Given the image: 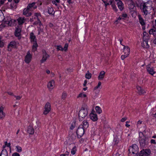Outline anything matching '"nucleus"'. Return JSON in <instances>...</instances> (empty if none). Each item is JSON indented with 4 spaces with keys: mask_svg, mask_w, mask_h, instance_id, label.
<instances>
[{
    "mask_svg": "<svg viewBox=\"0 0 156 156\" xmlns=\"http://www.w3.org/2000/svg\"><path fill=\"white\" fill-rule=\"evenodd\" d=\"M139 140L140 146L142 147L144 146L145 145V138L144 136L143 137H140Z\"/></svg>",
    "mask_w": 156,
    "mask_h": 156,
    "instance_id": "obj_20",
    "label": "nucleus"
},
{
    "mask_svg": "<svg viewBox=\"0 0 156 156\" xmlns=\"http://www.w3.org/2000/svg\"><path fill=\"white\" fill-rule=\"evenodd\" d=\"M137 156H146V154L144 151V150L141 151L139 153L137 154Z\"/></svg>",
    "mask_w": 156,
    "mask_h": 156,
    "instance_id": "obj_31",
    "label": "nucleus"
},
{
    "mask_svg": "<svg viewBox=\"0 0 156 156\" xmlns=\"http://www.w3.org/2000/svg\"><path fill=\"white\" fill-rule=\"evenodd\" d=\"M69 4H72L73 3V2L72 1V0H67Z\"/></svg>",
    "mask_w": 156,
    "mask_h": 156,
    "instance_id": "obj_59",
    "label": "nucleus"
},
{
    "mask_svg": "<svg viewBox=\"0 0 156 156\" xmlns=\"http://www.w3.org/2000/svg\"><path fill=\"white\" fill-rule=\"evenodd\" d=\"M136 88L140 94H143L146 92L145 90H143L140 87L138 86L136 87Z\"/></svg>",
    "mask_w": 156,
    "mask_h": 156,
    "instance_id": "obj_24",
    "label": "nucleus"
},
{
    "mask_svg": "<svg viewBox=\"0 0 156 156\" xmlns=\"http://www.w3.org/2000/svg\"><path fill=\"white\" fill-rule=\"evenodd\" d=\"M69 154V152L68 151H66L65 152V154H64L65 155V156L67 155L68 156Z\"/></svg>",
    "mask_w": 156,
    "mask_h": 156,
    "instance_id": "obj_60",
    "label": "nucleus"
},
{
    "mask_svg": "<svg viewBox=\"0 0 156 156\" xmlns=\"http://www.w3.org/2000/svg\"><path fill=\"white\" fill-rule=\"evenodd\" d=\"M49 55L47 54L45 51H43V57L41 60V63H43L45 61L47 58L49 57Z\"/></svg>",
    "mask_w": 156,
    "mask_h": 156,
    "instance_id": "obj_18",
    "label": "nucleus"
},
{
    "mask_svg": "<svg viewBox=\"0 0 156 156\" xmlns=\"http://www.w3.org/2000/svg\"><path fill=\"white\" fill-rule=\"evenodd\" d=\"M66 96H67V94L65 92H63L62 94V99H63V100H64L66 97Z\"/></svg>",
    "mask_w": 156,
    "mask_h": 156,
    "instance_id": "obj_45",
    "label": "nucleus"
},
{
    "mask_svg": "<svg viewBox=\"0 0 156 156\" xmlns=\"http://www.w3.org/2000/svg\"><path fill=\"white\" fill-rule=\"evenodd\" d=\"M87 83V81L86 80H85L84 81V83L83 84V85L84 86H85L86 85V84Z\"/></svg>",
    "mask_w": 156,
    "mask_h": 156,
    "instance_id": "obj_61",
    "label": "nucleus"
},
{
    "mask_svg": "<svg viewBox=\"0 0 156 156\" xmlns=\"http://www.w3.org/2000/svg\"><path fill=\"white\" fill-rule=\"evenodd\" d=\"M87 97V95L84 94L83 93H80L78 95L77 97V98H85Z\"/></svg>",
    "mask_w": 156,
    "mask_h": 156,
    "instance_id": "obj_34",
    "label": "nucleus"
},
{
    "mask_svg": "<svg viewBox=\"0 0 156 156\" xmlns=\"http://www.w3.org/2000/svg\"><path fill=\"white\" fill-rule=\"evenodd\" d=\"M103 2L104 3L105 5V7L107 6L108 5H109L110 4V2H107L106 1H103Z\"/></svg>",
    "mask_w": 156,
    "mask_h": 156,
    "instance_id": "obj_53",
    "label": "nucleus"
},
{
    "mask_svg": "<svg viewBox=\"0 0 156 156\" xmlns=\"http://www.w3.org/2000/svg\"><path fill=\"white\" fill-rule=\"evenodd\" d=\"M129 8L131 12H133V13L135 12L136 7L135 4L133 2L130 3L129 5Z\"/></svg>",
    "mask_w": 156,
    "mask_h": 156,
    "instance_id": "obj_10",
    "label": "nucleus"
},
{
    "mask_svg": "<svg viewBox=\"0 0 156 156\" xmlns=\"http://www.w3.org/2000/svg\"><path fill=\"white\" fill-rule=\"evenodd\" d=\"M7 93L9 94L10 95H13V94L12 92H8Z\"/></svg>",
    "mask_w": 156,
    "mask_h": 156,
    "instance_id": "obj_62",
    "label": "nucleus"
},
{
    "mask_svg": "<svg viewBox=\"0 0 156 156\" xmlns=\"http://www.w3.org/2000/svg\"><path fill=\"white\" fill-rule=\"evenodd\" d=\"M46 72L47 74H49L50 73V71L49 70L47 69L46 71Z\"/></svg>",
    "mask_w": 156,
    "mask_h": 156,
    "instance_id": "obj_63",
    "label": "nucleus"
},
{
    "mask_svg": "<svg viewBox=\"0 0 156 156\" xmlns=\"http://www.w3.org/2000/svg\"><path fill=\"white\" fill-rule=\"evenodd\" d=\"M68 44L67 43H66L64 46L63 48V51H66L67 50L68 48Z\"/></svg>",
    "mask_w": 156,
    "mask_h": 156,
    "instance_id": "obj_47",
    "label": "nucleus"
},
{
    "mask_svg": "<svg viewBox=\"0 0 156 156\" xmlns=\"http://www.w3.org/2000/svg\"><path fill=\"white\" fill-rule=\"evenodd\" d=\"M116 3H117L119 9L122 11L123 9V6L122 2L120 0H115Z\"/></svg>",
    "mask_w": 156,
    "mask_h": 156,
    "instance_id": "obj_14",
    "label": "nucleus"
},
{
    "mask_svg": "<svg viewBox=\"0 0 156 156\" xmlns=\"http://www.w3.org/2000/svg\"><path fill=\"white\" fill-rule=\"evenodd\" d=\"M4 108L1 106L0 108V119H3L5 116V114L3 111Z\"/></svg>",
    "mask_w": 156,
    "mask_h": 156,
    "instance_id": "obj_21",
    "label": "nucleus"
},
{
    "mask_svg": "<svg viewBox=\"0 0 156 156\" xmlns=\"http://www.w3.org/2000/svg\"><path fill=\"white\" fill-rule=\"evenodd\" d=\"M30 10L28 9L27 7V8H25L24 9L23 14L27 17L31 15V13L30 12Z\"/></svg>",
    "mask_w": 156,
    "mask_h": 156,
    "instance_id": "obj_17",
    "label": "nucleus"
},
{
    "mask_svg": "<svg viewBox=\"0 0 156 156\" xmlns=\"http://www.w3.org/2000/svg\"><path fill=\"white\" fill-rule=\"evenodd\" d=\"M123 50L124 54L122 55L121 56V58L122 60L128 57L130 54V48L128 46H124Z\"/></svg>",
    "mask_w": 156,
    "mask_h": 156,
    "instance_id": "obj_5",
    "label": "nucleus"
},
{
    "mask_svg": "<svg viewBox=\"0 0 156 156\" xmlns=\"http://www.w3.org/2000/svg\"><path fill=\"white\" fill-rule=\"evenodd\" d=\"M0 156H8L7 151L5 149L2 150L1 152Z\"/></svg>",
    "mask_w": 156,
    "mask_h": 156,
    "instance_id": "obj_26",
    "label": "nucleus"
},
{
    "mask_svg": "<svg viewBox=\"0 0 156 156\" xmlns=\"http://www.w3.org/2000/svg\"><path fill=\"white\" fill-rule=\"evenodd\" d=\"M110 5H111L112 6L114 11L116 12L117 11V9L115 5L112 2H110Z\"/></svg>",
    "mask_w": 156,
    "mask_h": 156,
    "instance_id": "obj_37",
    "label": "nucleus"
},
{
    "mask_svg": "<svg viewBox=\"0 0 156 156\" xmlns=\"http://www.w3.org/2000/svg\"><path fill=\"white\" fill-rule=\"evenodd\" d=\"M101 85V83L100 82H99L98 83V85L94 87V89L97 90V89L99 88H101V87H100Z\"/></svg>",
    "mask_w": 156,
    "mask_h": 156,
    "instance_id": "obj_44",
    "label": "nucleus"
},
{
    "mask_svg": "<svg viewBox=\"0 0 156 156\" xmlns=\"http://www.w3.org/2000/svg\"><path fill=\"white\" fill-rule=\"evenodd\" d=\"M36 3L34 2L29 4L27 7L30 10L35 9L37 8V6L36 5Z\"/></svg>",
    "mask_w": 156,
    "mask_h": 156,
    "instance_id": "obj_12",
    "label": "nucleus"
},
{
    "mask_svg": "<svg viewBox=\"0 0 156 156\" xmlns=\"http://www.w3.org/2000/svg\"><path fill=\"white\" fill-rule=\"evenodd\" d=\"M127 119L126 118H123L121 119V121L122 122H125L126 120Z\"/></svg>",
    "mask_w": 156,
    "mask_h": 156,
    "instance_id": "obj_56",
    "label": "nucleus"
},
{
    "mask_svg": "<svg viewBox=\"0 0 156 156\" xmlns=\"http://www.w3.org/2000/svg\"><path fill=\"white\" fill-rule=\"evenodd\" d=\"M38 31H39L38 34H39L43 32V29L42 28L40 29L39 30H38Z\"/></svg>",
    "mask_w": 156,
    "mask_h": 156,
    "instance_id": "obj_57",
    "label": "nucleus"
},
{
    "mask_svg": "<svg viewBox=\"0 0 156 156\" xmlns=\"http://www.w3.org/2000/svg\"><path fill=\"white\" fill-rule=\"evenodd\" d=\"M27 132L30 134H33L34 131L33 128L31 126H29L28 128Z\"/></svg>",
    "mask_w": 156,
    "mask_h": 156,
    "instance_id": "obj_27",
    "label": "nucleus"
},
{
    "mask_svg": "<svg viewBox=\"0 0 156 156\" xmlns=\"http://www.w3.org/2000/svg\"><path fill=\"white\" fill-rule=\"evenodd\" d=\"M129 121H126V126L127 127H129L130 126V125L129 124H128V123H129Z\"/></svg>",
    "mask_w": 156,
    "mask_h": 156,
    "instance_id": "obj_55",
    "label": "nucleus"
},
{
    "mask_svg": "<svg viewBox=\"0 0 156 156\" xmlns=\"http://www.w3.org/2000/svg\"><path fill=\"white\" fill-rule=\"evenodd\" d=\"M51 110V105L50 104L47 102L46 104L43 111V114L46 115L48 114Z\"/></svg>",
    "mask_w": 156,
    "mask_h": 156,
    "instance_id": "obj_8",
    "label": "nucleus"
},
{
    "mask_svg": "<svg viewBox=\"0 0 156 156\" xmlns=\"http://www.w3.org/2000/svg\"><path fill=\"white\" fill-rule=\"evenodd\" d=\"M91 76V74L90 73L89 71H87V73L85 75V77L86 78L89 79H90Z\"/></svg>",
    "mask_w": 156,
    "mask_h": 156,
    "instance_id": "obj_36",
    "label": "nucleus"
},
{
    "mask_svg": "<svg viewBox=\"0 0 156 156\" xmlns=\"http://www.w3.org/2000/svg\"><path fill=\"white\" fill-rule=\"evenodd\" d=\"M114 142L115 144H117L119 142V140L116 138H115L114 139Z\"/></svg>",
    "mask_w": 156,
    "mask_h": 156,
    "instance_id": "obj_49",
    "label": "nucleus"
},
{
    "mask_svg": "<svg viewBox=\"0 0 156 156\" xmlns=\"http://www.w3.org/2000/svg\"><path fill=\"white\" fill-rule=\"evenodd\" d=\"M16 43L15 41H11L9 44L8 46V49L9 51L11 50V48H14L16 47Z\"/></svg>",
    "mask_w": 156,
    "mask_h": 156,
    "instance_id": "obj_13",
    "label": "nucleus"
},
{
    "mask_svg": "<svg viewBox=\"0 0 156 156\" xmlns=\"http://www.w3.org/2000/svg\"><path fill=\"white\" fill-rule=\"evenodd\" d=\"M60 0H53L52 1V3L56 6L58 5V3H59Z\"/></svg>",
    "mask_w": 156,
    "mask_h": 156,
    "instance_id": "obj_41",
    "label": "nucleus"
},
{
    "mask_svg": "<svg viewBox=\"0 0 156 156\" xmlns=\"http://www.w3.org/2000/svg\"><path fill=\"white\" fill-rule=\"evenodd\" d=\"M12 156H20V155L17 152H15L12 154Z\"/></svg>",
    "mask_w": 156,
    "mask_h": 156,
    "instance_id": "obj_50",
    "label": "nucleus"
},
{
    "mask_svg": "<svg viewBox=\"0 0 156 156\" xmlns=\"http://www.w3.org/2000/svg\"><path fill=\"white\" fill-rule=\"evenodd\" d=\"M34 16L35 17H34V19H35L37 18L38 20L40 22V20H39V18L41 16V14L40 13H35Z\"/></svg>",
    "mask_w": 156,
    "mask_h": 156,
    "instance_id": "obj_33",
    "label": "nucleus"
},
{
    "mask_svg": "<svg viewBox=\"0 0 156 156\" xmlns=\"http://www.w3.org/2000/svg\"><path fill=\"white\" fill-rule=\"evenodd\" d=\"M142 121L140 120H139L138 121L137 123V125H139L141 124L142 123Z\"/></svg>",
    "mask_w": 156,
    "mask_h": 156,
    "instance_id": "obj_58",
    "label": "nucleus"
},
{
    "mask_svg": "<svg viewBox=\"0 0 156 156\" xmlns=\"http://www.w3.org/2000/svg\"><path fill=\"white\" fill-rule=\"evenodd\" d=\"M145 154H146V156H148L151 153V151L149 149H145L144 150Z\"/></svg>",
    "mask_w": 156,
    "mask_h": 156,
    "instance_id": "obj_42",
    "label": "nucleus"
},
{
    "mask_svg": "<svg viewBox=\"0 0 156 156\" xmlns=\"http://www.w3.org/2000/svg\"><path fill=\"white\" fill-rule=\"evenodd\" d=\"M2 21H3L5 23L9 26H11L13 20L9 17L5 18L2 10H0V22Z\"/></svg>",
    "mask_w": 156,
    "mask_h": 156,
    "instance_id": "obj_1",
    "label": "nucleus"
},
{
    "mask_svg": "<svg viewBox=\"0 0 156 156\" xmlns=\"http://www.w3.org/2000/svg\"><path fill=\"white\" fill-rule=\"evenodd\" d=\"M85 130L84 129L79 126L76 131L77 136L80 137L82 136L84 133Z\"/></svg>",
    "mask_w": 156,
    "mask_h": 156,
    "instance_id": "obj_9",
    "label": "nucleus"
},
{
    "mask_svg": "<svg viewBox=\"0 0 156 156\" xmlns=\"http://www.w3.org/2000/svg\"><path fill=\"white\" fill-rule=\"evenodd\" d=\"M151 144H156L155 140L154 139H151Z\"/></svg>",
    "mask_w": 156,
    "mask_h": 156,
    "instance_id": "obj_54",
    "label": "nucleus"
},
{
    "mask_svg": "<svg viewBox=\"0 0 156 156\" xmlns=\"http://www.w3.org/2000/svg\"><path fill=\"white\" fill-rule=\"evenodd\" d=\"M138 17L139 22L140 24L142 26H144L145 24L144 20L140 15Z\"/></svg>",
    "mask_w": 156,
    "mask_h": 156,
    "instance_id": "obj_25",
    "label": "nucleus"
},
{
    "mask_svg": "<svg viewBox=\"0 0 156 156\" xmlns=\"http://www.w3.org/2000/svg\"><path fill=\"white\" fill-rule=\"evenodd\" d=\"M119 156V154L118 153H116L115 154H114L113 155V156Z\"/></svg>",
    "mask_w": 156,
    "mask_h": 156,
    "instance_id": "obj_64",
    "label": "nucleus"
},
{
    "mask_svg": "<svg viewBox=\"0 0 156 156\" xmlns=\"http://www.w3.org/2000/svg\"><path fill=\"white\" fill-rule=\"evenodd\" d=\"M21 30L20 28H17L15 32V35L16 36L19 37L20 35Z\"/></svg>",
    "mask_w": 156,
    "mask_h": 156,
    "instance_id": "obj_28",
    "label": "nucleus"
},
{
    "mask_svg": "<svg viewBox=\"0 0 156 156\" xmlns=\"http://www.w3.org/2000/svg\"><path fill=\"white\" fill-rule=\"evenodd\" d=\"M57 49L58 51L60 50L61 51H63V48L61 45H57Z\"/></svg>",
    "mask_w": 156,
    "mask_h": 156,
    "instance_id": "obj_43",
    "label": "nucleus"
},
{
    "mask_svg": "<svg viewBox=\"0 0 156 156\" xmlns=\"http://www.w3.org/2000/svg\"><path fill=\"white\" fill-rule=\"evenodd\" d=\"M80 126L81 127H82L83 129H86L89 126V123L87 120H84L82 122L81 124L80 125Z\"/></svg>",
    "mask_w": 156,
    "mask_h": 156,
    "instance_id": "obj_11",
    "label": "nucleus"
},
{
    "mask_svg": "<svg viewBox=\"0 0 156 156\" xmlns=\"http://www.w3.org/2000/svg\"><path fill=\"white\" fill-rule=\"evenodd\" d=\"M96 112L98 114H100L102 112V110L100 107L96 106L95 108Z\"/></svg>",
    "mask_w": 156,
    "mask_h": 156,
    "instance_id": "obj_32",
    "label": "nucleus"
},
{
    "mask_svg": "<svg viewBox=\"0 0 156 156\" xmlns=\"http://www.w3.org/2000/svg\"><path fill=\"white\" fill-rule=\"evenodd\" d=\"M149 33L150 34L153 35L154 36H156V32L155 30L153 29H151L149 30Z\"/></svg>",
    "mask_w": 156,
    "mask_h": 156,
    "instance_id": "obj_30",
    "label": "nucleus"
},
{
    "mask_svg": "<svg viewBox=\"0 0 156 156\" xmlns=\"http://www.w3.org/2000/svg\"><path fill=\"white\" fill-rule=\"evenodd\" d=\"M129 151L130 154L132 153L135 155L136 154L138 151V147L136 144H134L130 147Z\"/></svg>",
    "mask_w": 156,
    "mask_h": 156,
    "instance_id": "obj_6",
    "label": "nucleus"
},
{
    "mask_svg": "<svg viewBox=\"0 0 156 156\" xmlns=\"http://www.w3.org/2000/svg\"><path fill=\"white\" fill-rule=\"evenodd\" d=\"M2 37L0 36V47H2L4 46V43L2 40Z\"/></svg>",
    "mask_w": 156,
    "mask_h": 156,
    "instance_id": "obj_39",
    "label": "nucleus"
},
{
    "mask_svg": "<svg viewBox=\"0 0 156 156\" xmlns=\"http://www.w3.org/2000/svg\"><path fill=\"white\" fill-rule=\"evenodd\" d=\"M147 69L149 74L153 75L155 73V71L152 67H150L149 65L147 66Z\"/></svg>",
    "mask_w": 156,
    "mask_h": 156,
    "instance_id": "obj_19",
    "label": "nucleus"
},
{
    "mask_svg": "<svg viewBox=\"0 0 156 156\" xmlns=\"http://www.w3.org/2000/svg\"><path fill=\"white\" fill-rule=\"evenodd\" d=\"M30 37L31 42H33V44L32 48V51L33 52L35 51L37 49V44L36 42L35 36L33 33L30 34Z\"/></svg>",
    "mask_w": 156,
    "mask_h": 156,
    "instance_id": "obj_3",
    "label": "nucleus"
},
{
    "mask_svg": "<svg viewBox=\"0 0 156 156\" xmlns=\"http://www.w3.org/2000/svg\"><path fill=\"white\" fill-rule=\"evenodd\" d=\"M32 59V55L30 53V51H28L27 53V55L25 56L24 61L27 63H30Z\"/></svg>",
    "mask_w": 156,
    "mask_h": 156,
    "instance_id": "obj_7",
    "label": "nucleus"
},
{
    "mask_svg": "<svg viewBox=\"0 0 156 156\" xmlns=\"http://www.w3.org/2000/svg\"><path fill=\"white\" fill-rule=\"evenodd\" d=\"M105 72L104 71H101L99 73L98 77V79L99 80H102L105 76Z\"/></svg>",
    "mask_w": 156,
    "mask_h": 156,
    "instance_id": "obj_22",
    "label": "nucleus"
},
{
    "mask_svg": "<svg viewBox=\"0 0 156 156\" xmlns=\"http://www.w3.org/2000/svg\"><path fill=\"white\" fill-rule=\"evenodd\" d=\"M53 12V9L52 8H48V12L50 14H52Z\"/></svg>",
    "mask_w": 156,
    "mask_h": 156,
    "instance_id": "obj_40",
    "label": "nucleus"
},
{
    "mask_svg": "<svg viewBox=\"0 0 156 156\" xmlns=\"http://www.w3.org/2000/svg\"><path fill=\"white\" fill-rule=\"evenodd\" d=\"M48 87L50 90L53 89L55 87V82L53 80H51L48 83Z\"/></svg>",
    "mask_w": 156,
    "mask_h": 156,
    "instance_id": "obj_15",
    "label": "nucleus"
},
{
    "mask_svg": "<svg viewBox=\"0 0 156 156\" xmlns=\"http://www.w3.org/2000/svg\"><path fill=\"white\" fill-rule=\"evenodd\" d=\"M121 16L122 17V20H124L126 18L127 15L126 13H123L122 14V16Z\"/></svg>",
    "mask_w": 156,
    "mask_h": 156,
    "instance_id": "obj_46",
    "label": "nucleus"
},
{
    "mask_svg": "<svg viewBox=\"0 0 156 156\" xmlns=\"http://www.w3.org/2000/svg\"><path fill=\"white\" fill-rule=\"evenodd\" d=\"M16 151L20 153L22 151V148L19 146H17L16 147Z\"/></svg>",
    "mask_w": 156,
    "mask_h": 156,
    "instance_id": "obj_35",
    "label": "nucleus"
},
{
    "mask_svg": "<svg viewBox=\"0 0 156 156\" xmlns=\"http://www.w3.org/2000/svg\"><path fill=\"white\" fill-rule=\"evenodd\" d=\"M88 114V112L86 108L82 107L79 112V118L80 121H82L86 117Z\"/></svg>",
    "mask_w": 156,
    "mask_h": 156,
    "instance_id": "obj_2",
    "label": "nucleus"
},
{
    "mask_svg": "<svg viewBox=\"0 0 156 156\" xmlns=\"http://www.w3.org/2000/svg\"><path fill=\"white\" fill-rule=\"evenodd\" d=\"M90 117L91 120L93 121H96L98 119V118L97 114L94 113L92 112L90 115Z\"/></svg>",
    "mask_w": 156,
    "mask_h": 156,
    "instance_id": "obj_16",
    "label": "nucleus"
},
{
    "mask_svg": "<svg viewBox=\"0 0 156 156\" xmlns=\"http://www.w3.org/2000/svg\"><path fill=\"white\" fill-rule=\"evenodd\" d=\"M14 96L15 98H16V99L17 100H20L21 98V97L20 96H16V95H14Z\"/></svg>",
    "mask_w": 156,
    "mask_h": 156,
    "instance_id": "obj_52",
    "label": "nucleus"
},
{
    "mask_svg": "<svg viewBox=\"0 0 156 156\" xmlns=\"http://www.w3.org/2000/svg\"><path fill=\"white\" fill-rule=\"evenodd\" d=\"M150 7V5L147 3H144L141 4L140 8L142 12L144 15H147L148 13V9Z\"/></svg>",
    "mask_w": 156,
    "mask_h": 156,
    "instance_id": "obj_4",
    "label": "nucleus"
},
{
    "mask_svg": "<svg viewBox=\"0 0 156 156\" xmlns=\"http://www.w3.org/2000/svg\"><path fill=\"white\" fill-rule=\"evenodd\" d=\"M76 151V147L75 146L72 149L71 151V153L72 154L74 155L75 154Z\"/></svg>",
    "mask_w": 156,
    "mask_h": 156,
    "instance_id": "obj_38",
    "label": "nucleus"
},
{
    "mask_svg": "<svg viewBox=\"0 0 156 156\" xmlns=\"http://www.w3.org/2000/svg\"><path fill=\"white\" fill-rule=\"evenodd\" d=\"M17 20L19 24L22 25L25 22L26 19L24 17H20Z\"/></svg>",
    "mask_w": 156,
    "mask_h": 156,
    "instance_id": "obj_23",
    "label": "nucleus"
},
{
    "mask_svg": "<svg viewBox=\"0 0 156 156\" xmlns=\"http://www.w3.org/2000/svg\"><path fill=\"white\" fill-rule=\"evenodd\" d=\"M142 46L144 48H148L149 45L147 41H144L142 44Z\"/></svg>",
    "mask_w": 156,
    "mask_h": 156,
    "instance_id": "obj_29",
    "label": "nucleus"
},
{
    "mask_svg": "<svg viewBox=\"0 0 156 156\" xmlns=\"http://www.w3.org/2000/svg\"><path fill=\"white\" fill-rule=\"evenodd\" d=\"M5 146H7V147H10V143H7V142H5V146H3V147L4 148Z\"/></svg>",
    "mask_w": 156,
    "mask_h": 156,
    "instance_id": "obj_48",
    "label": "nucleus"
},
{
    "mask_svg": "<svg viewBox=\"0 0 156 156\" xmlns=\"http://www.w3.org/2000/svg\"><path fill=\"white\" fill-rule=\"evenodd\" d=\"M121 20H122V17L120 16L117 18V20L116 21V22H119V21Z\"/></svg>",
    "mask_w": 156,
    "mask_h": 156,
    "instance_id": "obj_51",
    "label": "nucleus"
}]
</instances>
